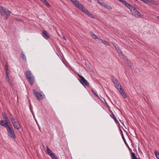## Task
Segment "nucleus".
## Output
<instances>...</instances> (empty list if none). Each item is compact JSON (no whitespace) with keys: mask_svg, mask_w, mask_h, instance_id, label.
I'll list each match as a JSON object with an SVG mask.
<instances>
[{"mask_svg":"<svg viewBox=\"0 0 159 159\" xmlns=\"http://www.w3.org/2000/svg\"><path fill=\"white\" fill-rule=\"evenodd\" d=\"M74 4L75 7L82 10V11L88 15L89 16L91 17L92 18H94L95 16L92 14L90 13L89 11L86 9L84 6L79 2L77 0H70Z\"/></svg>","mask_w":159,"mask_h":159,"instance_id":"nucleus-1","label":"nucleus"},{"mask_svg":"<svg viewBox=\"0 0 159 159\" xmlns=\"http://www.w3.org/2000/svg\"><path fill=\"white\" fill-rule=\"evenodd\" d=\"M0 12L1 15L5 19H7V17L10 16V11L2 6H0Z\"/></svg>","mask_w":159,"mask_h":159,"instance_id":"nucleus-2","label":"nucleus"},{"mask_svg":"<svg viewBox=\"0 0 159 159\" xmlns=\"http://www.w3.org/2000/svg\"><path fill=\"white\" fill-rule=\"evenodd\" d=\"M8 135L11 138L15 139L16 136L12 125L9 126L7 128Z\"/></svg>","mask_w":159,"mask_h":159,"instance_id":"nucleus-3","label":"nucleus"},{"mask_svg":"<svg viewBox=\"0 0 159 159\" xmlns=\"http://www.w3.org/2000/svg\"><path fill=\"white\" fill-rule=\"evenodd\" d=\"M132 15L134 16L135 17L139 18L141 17V14L134 7L132 6L130 9Z\"/></svg>","mask_w":159,"mask_h":159,"instance_id":"nucleus-4","label":"nucleus"},{"mask_svg":"<svg viewBox=\"0 0 159 159\" xmlns=\"http://www.w3.org/2000/svg\"><path fill=\"white\" fill-rule=\"evenodd\" d=\"M33 91L38 100H41L45 98V95L42 92H36L34 90H33Z\"/></svg>","mask_w":159,"mask_h":159,"instance_id":"nucleus-5","label":"nucleus"},{"mask_svg":"<svg viewBox=\"0 0 159 159\" xmlns=\"http://www.w3.org/2000/svg\"><path fill=\"white\" fill-rule=\"evenodd\" d=\"M111 79L112 82H113L115 86L120 91L122 88L121 85L117 79L114 77H113V76L111 78Z\"/></svg>","mask_w":159,"mask_h":159,"instance_id":"nucleus-6","label":"nucleus"},{"mask_svg":"<svg viewBox=\"0 0 159 159\" xmlns=\"http://www.w3.org/2000/svg\"><path fill=\"white\" fill-rule=\"evenodd\" d=\"M78 76L80 78V79H79V80L81 84H82L84 86L89 85V82L86 80V79L83 77L82 76L79 75Z\"/></svg>","mask_w":159,"mask_h":159,"instance_id":"nucleus-7","label":"nucleus"},{"mask_svg":"<svg viewBox=\"0 0 159 159\" xmlns=\"http://www.w3.org/2000/svg\"><path fill=\"white\" fill-rule=\"evenodd\" d=\"M13 126L15 129L19 130L20 128V125L18 121L13 124Z\"/></svg>","mask_w":159,"mask_h":159,"instance_id":"nucleus-8","label":"nucleus"},{"mask_svg":"<svg viewBox=\"0 0 159 159\" xmlns=\"http://www.w3.org/2000/svg\"><path fill=\"white\" fill-rule=\"evenodd\" d=\"M25 75L27 79L31 77L34 76L32 74L31 71L30 70H28L26 71L25 73Z\"/></svg>","mask_w":159,"mask_h":159,"instance_id":"nucleus-9","label":"nucleus"},{"mask_svg":"<svg viewBox=\"0 0 159 159\" xmlns=\"http://www.w3.org/2000/svg\"><path fill=\"white\" fill-rule=\"evenodd\" d=\"M30 84L32 85L34 82V76L27 79Z\"/></svg>","mask_w":159,"mask_h":159,"instance_id":"nucleus-10","label":"nucleus"},{"mask_svg":"<svg viewBox=\"0 0 159 159\" xmlns=\"http://www.w3.org/2000/svg\"><path fill=\"white\" fill-rule=\"evenodd\" d=\"M42 35L46 39H47L49 38V36L48 34L46 31L45 30H43Z\"/></svg>","mask_w":159,"mask_h":159,"instance_id":"nucleus-11","label":"nucleus"},{"mask_svg":"<svg viewBox=\"0 0 159 159\" xmlns=\"http://www.w3.org/2000/svg\"><path fill=\"white\" fill-rule=\"evenodd\" d=\"M122 58L124 59V60L125 62L127 63L129 65V66H131L132 65V63H130V61H129V60H128V59H127V58L126 56H123L122 57Z\"/></svg>","mask_w":159,"mask_h":159,"instance_id":"nucleus-12","label":"nucleus"},{"mask_svg":"<svg viewBox=\"0 0 159 159\" xmlns=\"http://www.w3.org/2000/svg\"><path fill=\"white\" fill-rule=\"evenodd\" d=\"M113 44L115 48H116V49L117 50V52L118 53H120V52L121 54H122V53L121 52V50L120 48L118 47L117 45L115 43H113Z\"/></svg>","mask_w":159,"mask_h":159,"instance_id":"nucleus-13","label":"nucleus"},{"mask_svg":"<svg viewBox=\"0 0 159 159\" xmlns=\"http://www.w3.org/2000/svg\"><path fill=\"white\" fill-rule=\"evenodd\" d=\"M6 125L8 127V126H10L12 125L10 123V121L9 120L8 118H7V119H4V120H3Z\"/></svg>","mask_w":159,"mask_h":159,"instance_id":"nucleus-14","label":"nucleus"},{"mask_svg":"<svg viewBox=\"0 0 159 159\" xmlns=\"http://www.w3.org/2000/svg\"><path fill=\"white\" fill-rule=\"evenodd\" d=\"M120 93L122 95L123 97L124 98H126V94L125 93L123 89H122V88L120 89Z\"/></svg>","mask_w":159,"mask_h":159,"instance_id":"nucleus-15","label":"nucleus"},{"mask_svg":"<svg viewBox=\"0 0 159 159\" xmlns=\"http://www.w3.org/2000/svg\"><path fill=\"white\" fill-rule=\"evenodd\" d=\"M47 148L46 150V152L47 154L49 156H50L51 154H52V153H53L52 151L48 148L47 146Z\"/></svg>","mask_w":159,"mask_h":159,"instance_id":"nucleus-16","label":"nucleus"},{"mask_svg":"<svg viewBox=\"0 0 159 159\" xmlns=\"http://www.w3.org/2000/svg\"><path fill=\"white\" fill-rule=\"evenodd\" d=\"M123 4H124L126 6V7H128L129 9L130 10V9L131 8L132 6L130 5V4H129L128 2H126V1H124V2Z\"/></svg>","mask_w":159,"mask_h":159,"instance_id":"nucleus-17","label":"nucleus"},{"mask_svg":"<svg viewBox=\"0 0 159 159\" xmlns=\"http://www.w3.org/2000/svg\"><path fill=\"white\" fill-rule=\"evenodd\" d=\"M131 159H138L135 156V153L134 152H131Z\"/></svg>","mask_w":159,"mask_h":159,"instance_id":"nucleus-18","label":"nucleus"},{"mask_svg":"<svg viewBox=\"0 0 159 159\" xmlns=\"http://www.w3.org/2000/svg\"><path fill=\"white\" fill-rule=\"evenodd\" d=\"M90 34L91 35L92 37L94 39H97V36H96L94 34L93 32L92 31H90Z\"/></svg>","mask_w":159,"mask_h":159,"instance_id":"nucleus-19","label":"nucleus"},{"mask_svg":"<svg viewBox=\"0 0 159 159\" xmlns=\"http://www.w3.org/2000/svg\"><path fill=\"white\" fill-rule=\"evenodd\" d=\"M0 123L1 125L2 126H4L6 128H7V127L6 125L5 124V122L3 120H1L0 121Z\"/></svg>","mask_w":159,"mask_h":159,"instance_id":"nucleus-20","label":"nucleus"},{"mask_svg":"<svg viewBox=\"0 0 159 159\" xmlns=\"http://www.w3.org/2000/svg\"><path fill=\"white\" fill-rule=\"evenodd\" d=\"M43 2L48 7H51V5H50V4L46 0H45Z\"/></svg>","mask_w":159,"mask_h":159,"instance_id":"nucleus-21","label":"nucleus"},{"mask_svg":"<svg viewBox=\"0 0 159 159\" xmlns=\"http://www.w3.org/2000/svg\"><path fill=\"white\" fill-rule=\"evenodd\" d=\"M21 58L24 60L26 61V57L24 54L23 52H22L21 53Z\"/></svg>","mask_w":159,"mask_h":159,"instance_id":"nucleus-22","label":"nucleus"},{"mask_svg":"<svg viewBox=\"0 0 159 159\" xmlns=\"http://www.w3.org/2000/svg\"><path fill=\"white\" fill-rule=\"evenodd\" d=\"M50 156L52 159H58L57 157L55 156L54 153H52V154H51Z\"/></svg>","mask_w":159,"mask_h":159,"instance_id":"nucleus-23","label":"nucleus"},{"mask_svg":"<svg viewBox=\"0 0 159 159\" xmlns=\"http://www.w3.org/2000/svg\"><path fill=\"white\" fill-rule=\"evenodd\" d=\"M6 80L8 81V83H10V79H9V75L8 73V72H6Z\"/></svg>","mask_w":159,"mask_h":159,"instance_id":"nucleus-24","label":"nucleus"},{"mask_svg":"<svg viewBox=\"0 0 159 159\" xmlns=\"http://www.w3.org/2000/svg\"><path fill=\"white\" fill-rule=\"evenodd\" d=\"M150 2L153 4H155L156 5H158V2H155V1H153L152 0H150Z\"/></svg>","mask_w":159,"mask_h":159,"instance_id":"nucleus-25","label":"nucleus"},{"mask_svg":"<svg viewBox=\"0 0 159 159\" xmlns=\"http://www.w3.org/2000/svg\"><path fill=\"white\" fill-rule=\"evenodd\" d=\"M2 116L4 119H7V118H8L6 114L4 112L2 113Z\"/></svg>","mask_w":159,"mask_h":159,"instance_id":"nucleus-26","label":"nucleus"},{"mask_svg":"<svg viewBox=\"0 0 159 159\" xmlns=\"http://www.w3.org/2000/svg\"><path fill=\"white\" fill-rule=\"evenodd\" d=\"M11 120L12 124L13 123H15L16 122H17V121H18L16 119L14 118L11 119Z\"/></svg>","mask_w":159,"mask_h":159,"instance_id":"nucleus-27","label":"nucleus"},{"mask_svg":"<svg viewBox=\"0 0 159 159\" xmlns=\"http://www.w3.org/2000/svg\"><path fill=\"white\" fill-rule=\"evenodd\" d=\"M154 153L158 159H159V153H158L156 151L154 152Z\"/></svg>","mask_w":159,"mask_h":159,"instance_id":"nucleus-28","label":"nucleus"},{"mask_svg":"<svg viewBox=\"0 0 159 159\" xmlns=\"http://www.w3.org/2000/svg\"><path fill=\"white\" fill-rule=\"evenodd\" d=\"M102 43L104 44L107 45H109V43L108 42H107L105 41V40H103V41H102Z\"/></svg>","mask_w":159,"mask_h":159,"instance_id":"nucleus-29","label":"nucleus"},{"mask_svg":"<svg viewBox=\"0 0 159 159\" xmlns=\"http://www.w3.org/2000/svg\"><path fill=\"white\" fill-rule=\"evenodd\" d=\"M8 116H9V118L10 119V120L14 118L13 116V115L10 112H9Z\"/></svg>","mask_w":159,"mask_h":159,"instance_id":"nucleus-30","label":"nucleus"},{"mask_svg":"<svg viewBox=\"0 0 159 159\" xmlns=\"http://www.w3.org/2000/svg\"><path fill=\"white\" fill-rule=\"evenodd\" d=\"M143 2L145 3H147L148 2H150V0H141Z\"/></svg>","mask_w":159,"mask_h":159,"instance_id":"nucleus-31","label":"nucleus"},{"mask_svg":"<svg viewBox=\"0 0 159 159\" xmlns=\"http://www.w3.org/2000/svg\"><path fill=\"white\" fill-rule=\"evenodd\" d=\"M62 39H64V42H66V37L64 35H63V34H62Z\"/></svg>","mask_w":159,"mask_h":159,"instance_id":"nucleus-32","label":"nucleus"},{"mask_svg":"<svg viewBox=\"0 0 159 159\" xmlns=\"http://www.w3.org/2000/svg\"><path fill=\"white\" fill-rule=\"evenodd\" d=\"M91 91L95 96H96L97 97H98V95L96 94V93L95 92V91H94L93 89H91Z\"/></svg>","mask_w":159,"mask_h":159,"instance_id":"nucleus-33","label":"nucleus"},{"mask_svg":"<svg viewBox=\"0 0 159 159\" xmlns=\"http://www.w3.org/2000/svg\"><path fill=\"white\" fill-rule=\"evenodd\" d=\"M102 6H103V7H107V4L106 3H105V2H103Z\"/></svg>","mask_w":159,"mask_h":159,"instance_id":"nucleus-34","label":"nucleus"},{"mask_svg":"<svg viewBox=\"0 0 159 159\" xmlns=\"http://www.w3.org/2000/svg\"><path fill=\"white\" fill-rule=\"evenodd\" d=\"M107 7V8L108 9H112V7H111L110 6H108L107 4V7Z\"/></svg>","mask_w":159,"mask_h":159,"instance_id":"nucleus-35","label":"nucleus"},{"mask_svg":"<svg viewBox=\"0 0 159 159\" xmlns=\"http://www.w3.org/2000/svg\"><path fill=\"white\" fill-rule=\"evenodd\" d=\"M97 2L98 3H99V4H100L102 6L103 2H100V1H98Z\"/></svg>","mask_w":159,"mask_h":159,"instance_id":"nucleus-36","label":"nucleus"},{"mask_svg":"<svg viewBox=\"0 0 159 159\" xmlns=\"http://www.w3.org/2000/svg\"><path fill=\"white\" fill-rule=\"evenodd\" d=\"M5 69H6V72L7 71V72H8V66L7 65H6V67H5Z\"/></svg>","mask_w":159,"mask_h":159,"instance_id":"nucleus-37","label":"nucleus"},{"mask_svg":"<svg viewBox=\"0 0 159 159\" xmlns=\"http://www.w3.org/2000/svg\"><path fill=\"white\" fill-rule=\"evenodd\" d=\"M120 2H121L123 4H124L125 0H118Z\"/></svg>","mask_w":159,"mask_h":159,"instance_id":"nucleus-38","label":"nucleus"},{"mask_svg":"<svg viewBox=\"0 0 159 159\" xmlns=\"http://www.w3.org/2000/svg\"><path fill=\"white\" fill-rule=\"evenodd\" d=\"M32 114H33V117L35 119V120L36 121V123H37V120L35 118V116H34V114H33V113H32Z\"/></svg>","mask_w":159,"mask_h":159,"instance_id":"nucleus-39","label":"nucleus"},{"mask_svg":"<svg viewBox=\"0 0 159 159\" xmlns=\"http://www.w3.org/2000/svg\"><path fill=\"white\" fill-rule=\"evenodd\" d=\"M111 116V117L113 119L115 118V116H114V115H110Z\"/></svg>","mask_w":159,"mask_h":159,"instance_id":"nucleus-40","label":"nucleus"},{"mask_svg":"<svg viewBox=\"0 0 159 159\" xmlns=\"http://www.w3.org/2000/svg\"><path fill=\"white\" fill-rule=\"evenodd\" d=\"M114 119L115 121V122H116V123H117V120L116 119V118L115 117L114 118Z\"/></svg>","mask_w":159,"mask_h":159,"instance_id":"nucleus-41","label":"nucleus"},{"mask_svg":"<svg viewBox=\"0 0 159 159\" xmlns=\"http://www.w3.org/2000/svg\"><path fill=\"white\" fill-rule=\"evenodd\" d=\"M37 123V125H38V127H39V129L40 130V127L39 126V124H38V123H37H37Z\"/></svg>","mask_w":159,"mask_h":159,"instance_id":"nucleus-42","label":"nucleus"},{"mask_svg":"<svg viewBox=\"0 0 159 159\" xmlns=\"http://www.w3.org/2000/svg\"><path fill=\"white\" fill-rule=\"evenodd\" d=\"M99 40L102 43V41H103V40H102V39H99Z\"/></svg>","mask_w":159,"mask_h":159,"instance_id":"nucleus-43","label":"nucleus"},{"mask_svg":"<svg viewBox=\"0 0 159 159\" xmlns=\"http://www.w3.org/2000/svg\"><path fill=\"white\" fill-rule=\"evenodd\" d=\"M87 1H89L90 2H92V0H87Z\"/></svg>","mask_w":159,"mask_h":159,"instance_id":"nucleus-44","label":"nucleus"},{"mask_svg":"<svg viewBox=\"0 0 159 159\" xmlns=\"http://www.w3.org/2000/svg\"><path fill=\"white\" fill-rule=\"evenodd\" d=\"M156 18L158 19V20H159V16H157L156 17Z\"/></svg>","mask_w":159,"mask_h":159,"instance_id":"nucleus-45","label":"nucleus"},{"mask_svg":"<svg viewBox=\"0 0 159 159\" xmlns=\"http://www.w3.org/2000/svg\"><path fill=\"white\" fill-rule=\"evenodd\" d=\"M40 1H41L42 2H44V1L45 0H40Z\"/></svg>","mask_w":159,"mask_h":159,"instance_id":"nucleus-46","label":"nucleus"},{"mask_svg":"<svg viewBox=\"0 0 159 159\" xmlns=\"http://www.w3.org/2000/svg\"><path fill=\"white\" fill-rule=\"evenodd\" d=\"M43 147L44 148V147H44V145H43Z\"/></svg>","mask_w":159,"mask_h":159,"instance_id":"nucleus-47","label":"nucleus"},{"mask_svg":"<svg viewBox=\"0 0 159 159\" xmlns=\"http://www.w3.org/2000/svg\"><path fill=\"white\" fill-rule=\"evenodd\" d=\"M135 1H138V0H134Z\"/></svg>","mask_w":159,"mask_h":159,"instance_id":"nucleus-48","label":"nucleus"}]
</instances>
